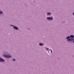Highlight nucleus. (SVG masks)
I'll use <instances>...</instances> for the list:
<instances>
[{
  "label": "nucleus",
  "mask_w": 74,
  "mask_h": 74,
  "mask_svg": "<svg viewBox=\"0 0 74 74\" xmlns=\"http://www.w3.org/2000/svg\"><path fill=\"white\" fill-rule=\"evenodd\" d=\"M0 61L1 62H4V60L3 59L1 58H0Z\"/></svg>",
  "instance_id": "3"
},
{
  "label": "nucleus",
  "mask_w": 74,
  "mask_h": 74,
  "mask_svg": "<svg viewBox=\"0 0 74 74\" xmlns=\"http://www.w3.org/2000/svg\"><path fill=\"white\" fill-rule=\"evenodd\" d=\"M13 61H15V59H13Z\"/></svg>",
  "instance_id": "12"
},
{
  "label": "nucleus",
  "mask_w": 74,
  "mask_h": 74,
  "mask_svg": "<svg viewBox=\"0 0 74 74\" xmlns=\"http://www.w3.org/2000/svg\"><path fill=\"white\" fill-rule=\"evenodd\" d=\"M73 15H74V13H73Z\"/></svg>",
  "instance_id": "15"
},
{
  "label": "nucleus",
  "mask_w": 74,
  "mask_h": 74,
  "mask_svg": "<svg viewBox=\"0 0 74 74\" xmlns=\"http://www.w3.org/2000/svg\"><path fill=\"white\" fill-rule=\"evenodd\" d=\"M3 56H4V57H5V58H11V56L9 55H4Z\"/></svg>",
  "instance_id": "1"
},
{
  "label": "nucleus",
  "mask_w": 74,
  "mask_h": 74,
  "mask_svg": "<svg viewBox=\"0 0 74 74\" xmlns=\"http://www.w3.org/2000/svg\"><path fill=\"white\" fill-rule=\"evenodd\" d=\"M47 19H48V20H52V19H53V18L48 17H47Z\"/></svg>",
  "instance_id": "2"
},
{
  "label": "nucleus",
  "mask_w": 74,
  "mask_h": 74,
  "mask_svg": "<svg viewBox=\"0 0 74 74\" xmlns=\"http://www.w3.org/2000/svg\"><path fill=\"white\" fill-rule=\"evenodd\" d=\"M70 38V37L68 36L66 38V39H68V38Z\"/></svg>",
  "instance_id": "11"
},
{
  "label": "nucleus",
  "mask_w": 74,
  "mask_h": 74,
  "mask_svg": "<svg viewBox=\"0 0 74 74\" xmlns=\"http://www.w3.org/2000/svg\"><path fill=\"white\" fill-rule=\"evenodd\" d=\"M74 39H69L68 40V41H73V40Z\"/></svg>",
  "instance_id": "4"
},
{
  "label": "nucleus",
  "mask_w": 74,
  "mask_h": 74,
  "mask_svg": "<svg viewBox=\"0 0 74 74\" xmlns=\"http://www.w3.org/2000/svg\"><path fill=\"white\" fill-rule=\"evenodd\" d=\"M15 30H18V28H14Z\"/></svg>",
  "instance_id": "10"
},
{
  "label": "nucleus",
  "mask_w": 74,
  "mask_h": 74,
  "mask_svg": "<svg viewBox=\"0 0 74 74\" xmlns=\"http://www.w3.org/2000/svg\"><path fill=\"white\" fill-rule=\"evenodd\" d=\"M73 42L74 43V40L73 41Z\"/></svg>",
  "instance_id": "16"
},
{
  "label": "nucleus",
  "mask_w": 74,
  "mask_h": 74,
  "mask_svg": "<svg viewBox=\"0 0 74 74\" xmlns=\"http://www.w3.org/2000/svg\"><path fill=\"white\" fill-rule=\"evenodd\" d=\"M43 45V44H42V43H40L39 44V45H40V46H41L42 45Z\"/></svg>",
  "instance_id": "7"
},
{
  "label": "nucleus",
  "mask_w": 74,
  "mask_h": 74,
  "mask_svg": "<svg viewBox=\"0 0 74 74\" xmlns=\"http://www.w3.org/2000/svg\"><path fill=\"white\" fill-rule=\"evenodd\" d=\"M50 51H51V53H52V50H50Z\"/></svg>",
  "instance_id": "13"
},
{
  "label": "nucleus",
  "mask_w": 74,
  "mask_h": 74,
  "mask_svg": "<svg viewBox=\"0 0 74 74\" xmlns=\"http://www.w3.org/2000/svg\"><path fill=\"white\" fill-rule=\"evenodd\" d=\"M11 26H13V28H18V27H15V26H14L13 25H11Z\"/></svg>",
  "instance_id": "6"
},
{
  "label": "nucleus",
  "mask_w": 74,
  "mask_h": 74,
  "mask_svg": "<svg viewBox=\"0 0 74 74\" xmlns=\"http://www.w3.org/2000/svg\"><path fill=\"white\" fill-rule=\"evenodd\" d=\"M47 14H48V15H50L51 14V13L50 12L47 13Z\"/></svg>",
  "instance_id": "9"
},
{
  "label": "nucleus",
  "mask_w": 74,
  "mask_h": 74,
  "mask_svg": "<svg viewBox=\"0 0 74 74\" xmlns=\"http://www.w3.org/2000/svg\"><path fill=\"white\" fill-rule=\"evenodd\" d=\"M49 48H47L46 49V50H48V49Z\"/></svg>",
  "instance_id": "14"
},
{
  "label": "nucleus",
  "mask_w": 74,
  "mask_h": 74,
  "mask_svg": "<svg viewBox=\"0 0 74 74\" xmlns=\"http://www.w3.org/2000/svg\"><path fill=\"white\" fill-rule=\"evenodd\" d=\"M70 37L71 38H73V37H74V36L73 35H70Z\"/></svg>",
  "instance_id": "5"
},
{
  "label": "nucleus",
  "mask_w": 74,
  "mask_h": 74,
  "mask_svg": "<svg viewBox=\"0 0 74 74\" xmlns=\"http://www.w3.org/2000/svg\"><path fill=\"white\" fill-rule=\"evenodd\" d=\"M3 12L2 11H0V14H3Z\"/></svg>",
  "instance_id": "8"
}]
</instances>
